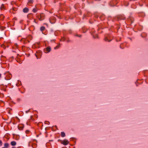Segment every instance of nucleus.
<instances>
[{
  "mask_svg": "<svg viewBox=\"0 0 148 148\" xmlns=\"http://www.w3.org/2000/svg\"><path fill=\"white\" fill-rule=\"evenodd\" d=\"M61 143L65 145H66L69 144V142L67 140L64 139L61 141Z\"/></svg>",
  "mask_w": 148,
  "mask_h": 148,
  "instance_id": "f257e3e1",
  "label": "nucleus"
},
{
  "mask_svg": "<svg viewBox=\"0 0 148 148\" xmlns=\"http://www.w3.org/2000/svg\"><path fill=\"white\" fill-rule=\"evenodd\" d=\"M51 51V48L50 47H48L44 49V52L46 53H49Z\"/></svg>",
  "mask_w": 148,
  "mask_h": 148,
  "instance_id": "f03ea898",
  "label": "nucleus"
},
{
  "mask_svg": "<svg viewBox=\"0 0 148 148\" xmlns=\"http://www.w3.org/2000/svg\"><path fill=\"white\" fill-rule=\"evenodd\" d=\"M42 55V52L41 51H38L37 52L36 54H35V55L36 56L37 59L40 58V56Z\"/></svg>",
  "mask_w": 148,
  "mask_h": 148,
  "instance_id": "7ed1b4c3",
  "label": "nucleus"
},
{
  "mask_svg": "<svg viewBox=\"0 0 148 148\" xmlns=\"http://www.w3.org/2000/svg\"><path fill=\"white\" fill-rule=\"evenodd\" d=\"M45 15L43 13L40 14V16L38 17V19L40 21H42L44 19Z\"/></svg>",
  "mask_w": 148,
  "mask_h": 148,
  "instance_id": "20e7f679",
  "label": "nucleus"
},
{
  "mask_svg": "<svg viewBox=\"0 0 148 148\" xmlns=\"http://www.w3.org/2000/svg\"><path fill=\"white\" fill-rule=\"evenodd\" d=\"M104 40L106 41L110 42L111 40L112 39L110 36H108L105 38Z\"/></svg>",
  "mask_w": 148,
  "mask_h": 148,
  "instance_id": "39448f33",
  "label": "nucleus"
},
{
  "mask_svg": "<svg viewBox=\"0 0 148 148\" xmlns=\"http://www.w3.org/2000/svg\"><path fill=\"white\" fill-rule=\"evenodd\" d=\"M29 9L28 8H24L23 9V11L25 13L27 12L28 11Z\"/></svg>",
  "mask_w": 148,
  "mask_h": 148,
  "instance_id": "423d86ee",
  "label": "nucleus"
},
{
  "mask_svg": "<svg viewBox=\"0 0 148 148\" xmlns=\"http://www.w3.org/2000/svg\"><path fill=\"white\" fill-rule=\"evenodd\" d=\"M11 145L12 146H15L16 145V143L14 141H12L11 142Z\"/></svg>",
  "mask_w": 148,
  "mask_h": 148,
  "instance_id": "0eeeda50",
  "label": "nucleus"
},
{
  "mask_svg": "<svg viewBox=\"0 0 148 148\" xmlns=\"http://www.w3.org/2000/svg\"><path fill=\"white\" fill-rule=\"evenodd\" d=\"M4 17V16L3 14H1L0 15V20H2L3 19Z\"/></svg>",
  "mask_w": 148,
  "mask_h": 148,
  "instance_id": "6e6552de",
  "label": "nucleus"
},
{
  "mask_svg": "<svg viewBox=\"0 0 148 148\" xmlns=\"http://www.w3.org/2000/svg\"><path fill=\"white\" fill-rule=\"evenodd\" d=\"M65 133L63 132H61V136L62 137H64L65 136Z\"/></svg>",
  "mask_w": 148,
  "mask_h": 148,
  "instance_id": "1a4fd4ad",
  "label": "nucleus"
},
{
  "mask_svg": "<svg viewBox=\"0 0 148 148\" xmlns=\"http://www.w3.org/2000/svg\"><path fill=\"white\" fill-rule=\"evenodd\" d=\"M0 8L1 10H3L5 9L4 5L3 4L1 5Z\"/></svg>",
  "mask_w": 148,
  "mask_h": 148,
  "instance_id": "9d476101",
  "label": "nucleus"
},
{
  "mask_svg": "<svg viewBox=\"0 0 148 148\" xmlns=\"http://www.w3.org/2000/svg\"><path fill=\"white\" fill-rule=\"evenodd\" d=\"M60 44H59L58 45H57V46H56V47H55L54 49H58V48H59L60 47Z\"/></svg>",
  "mask_w": 148,
  "mask_h": 148,
  "instance_id": "9b49d317",
  "label": "nucleus"
},
{
  "mask_svg": "<svg viewBox=\"0 0 148 148\" xmlns=\"http://www.w3.org/2000/svg\"><path fill=\"white\" fill-rule=\"evenodd\" d=\"M45 29V27L43 26H42L40 27V29L41 31H43Z\"/></svg>",
  "mask_w": 148,
  "mask_h": 148,
  "instance_id": "f8f14e48",
  "label": "nucleus"
},
{
  "mask_svg": "<svg viewBox=\"0 0 148 148\" xmlns=\"http://www.w3.org/2000/svg\"><path fill=\"white\" fill-rule=\"evenodd\" d=\"M4 146L6 148L8 147L9 146V144L8 143H5L4 144Z\"/></svg>",
  "mask_w": 148,
  "mask_h": 148,
  "instance_id": "ddd939ff",
  "label": "nucleus"
},
{
  "mask_svg": "<svg viewBox=\"0 0 148 148\" xmlns=\"http://www.w3.org/2000/svg\"><path fill=\"white\" fill-rule=\"evenodd\" d=\"M32 11H33V12H34V13H36L37 12V9L36 8H34L33 9Z\"/></svg>",
  "mask_w": 148,
  "mask_h": 148,
  "instance_id": "4468645a",
  "label": "nucleus"
},
{
  "mask_svg": "<svg viewBox=\"0 0 148 148\" xmlns=\"http://www.w3.org/2000/svg\"><path fill=\"white\" fill-rule=\"evenodd\" d=\"M33 1L32 0H29V3H33Z\"/></svg>",
  "mask_w": 148,
  "mask_h": 148,
  "instance_id": "2eb2a0df",
  "label": "nucleus"
},
{
  "mask_svg": "<svg viewBox=\"0 0 148 148\" xmlns=\"http://www.w3.org/2000/svg\"><path fill=\"white\" fill-rule=\"evenodd\" d=\"M45 124H49V122L47 121H45Z\"/></svg>",
  "mask_w": 148,
  "mask_h": 148,
  "instance_id": "dca6fc26",
  "label": "nucleus"
},
{
  "mask_svg": "<svg viewBox=\"0 0 148 148\" xmlns=\"http://www.w3.org/2000/svg\"><path fill=\"white\" fill-rule=\"evenodd\" d=\"M29 132V130H27L26 131V134H28Z\"/></svg>",
  "mask_w": 148,
  "mask_h": 148,
  "instance_id": "f3484780",
  "label": "nucleus"
},
{
  "mask_svg": "<svg viewBox=\"0 0 148 148\" xmlns=\"http://www.w3.org/2000/svg\"><path fill=\"white\" fill-rule=\"evenodd\" d=\"M2 145V141L0 140V146H1Z\"/></svg>",
  "mask_w": 148,
  "mask_h": 148,
  "instance_id": "a211bd4d",
  "label": "nucleus"
},
{
  "mask_svg": "<svg viewBox=\"0 0 148 148\" xmlns=\"http://www.w3.org/2000/svg\"><path fill=\"white\" fill-rule=\"evenodd\" d=\"M128 5V2H127V3L126 4H125V6H127Z\"/></svg>",
  "mask_w": 148,
  "mask_h": 148,
  "instance_id": "6ab92c4d",
  "label": "nucleus"
},
{
  "mask_svg": "<svg viewBox=\"0 0 148 148\" xmlns=\"http://www.w3.org/2000/svg\"><path fill=\"white\" fill-rule=\"evenodd\" d=\"M76 36H77L79 37H80L81 36V35H76Z\"/></svg>",
  "mask_w": 148,
  "mask_h": 148,
  "instance_id": "aec40b11",
  "label": "nucleus"
},
{
  "mask_svg": "<svg viewBox=\"0 0 148 148\" xmlns=\"http://www.w3.org/2000/svg\"><path fill=\"white\" fill-rule=\"evenodd\" d=\"M9 77V78L8 79H10V78L11 77V75H10H10Z\"/></svg>",
  "mask_w": 148,
  "mask_h": 148,
  "instance_id": "412c9836",
  "label": "nucleus"
},
{
  "mask_svg": "<svg viewBox=\"0 0 148 148\" xmlns=\"http://www.w3.org/2000/svg\"><path fill=\"white\" fill-rule=\"evenodd\" d=\"M28 112V111H26V113H27Z\"/></svg>",
  "mask_w": 148,
  "mask_h": 148,
  "instance_id": "4be33fe9",
  "label": "nucleus"
},
{
  "mask_svg": "<svg viewBox=\"0 0 148 148\" xmlns=\"http://www.w3.org/2000/svg\"><path fill=\"white\" fill-rule=\"evenodd\" d=\"M12 148H15V147H12Z\"/></svg>",
  "mask_w": 148,
  "mask_h": 148,
  "instance_id": "5701e85b",
  "label": "nucleus"
}]
</instances>
